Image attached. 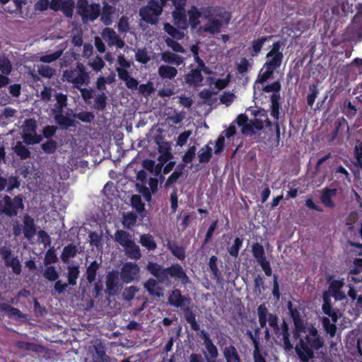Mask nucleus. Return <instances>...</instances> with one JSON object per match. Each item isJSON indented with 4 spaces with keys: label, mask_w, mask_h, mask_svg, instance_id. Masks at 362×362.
Masks as SVG:
<instances>
[{
    "label": "nucleus",
    "mask_w": 362,
    "mask_h": 362,
    "mask_svg": "<svg viewBox=\"0 0 362 362\" xmlns=\"http://www.w3.org/2000/svg\"><path fill=\"white\" fill-rule=\"evenodd\" d=\"M147 271L156 279L149 278L144 284V287L151 296L160 297L161 288L158 283L167 284L170 278L179 280L182 285L186 286L189 282V278L186 272L180 264H174L168 267H163L156 262H148L146 266Z\"/></svg>",
    "instance_id": "obj_1"
},
{
    "label": "nucleus",
    "mask_w": 362,
    "mask_h": 362,
    "mask_svg": "<svg viewBox=\"0 0 362 362\" xmlns=\"http://www.w3.org/2000/svg\"><path fill=\"white\" fill-rule=\"evenodd\" d=\"M325 345V341L321 336L305 337V340L300 339L299 345L296 347V351L299 358L303 362H308L314 358L313 350H319Z\"/></svg>",
    "instance_id": "obj_2"
},
{
    "label": "nucleus",
    "mask_w": 362,
    "mask_h": 362,
    "mask_svg": "<svg viewBox=\"0 0 362 362\" xmlns=\"http://www.w3.org/2000/svg\"><path fill=\"white\" fill-rule=\"evenodd\" d=\"M24 199L21 194L16 195L13 198L4 195L0 202V214H4L8 217L16 216L18 212L25 208Z\"/></svg>",
    "instance_id": "obj_3"
},
{
    "label": "nucleus",
    "mask_w": 362,
    "mask_h": 362,
    "mask_svg": "<svg viewBox=\"0 0 362 362\" xmlns=\"http://www.w3.org/2000/svg\"><path fill=\"white\" fill-rule=\"evenodd\" d=\"M63 77L66 81L73 84V86L79 89L83 84H88L90 80L89 73L85 66L78 62L75 69H66L63 73Z\"/></svg>",
    "instance_id": "obj_4"
},
{
    "label": "nucleus",
    "mask_w": 362,
    "mask_h": 362,
    "mask_svg": "<svg viewBox=\"0 0 362 362\" xmlns=\"http://www.w3.org/2000/svg\"><path fill=\"white\" fill-rule=\"evenodd\" d=\"M76 12L81 16L83 22L87 21L93 22L100 15V6L97 3L88 4V0H78Z\"/></svg>",
    "instance_id": "obj_5"
},
{
    "label": "nucleus",
    "mask_w": 362,
    "mask_h": 362,
    "mask_svg": "<svg viewBox=\"0 0 362 362\" xmlns=\"http://www.w3.org/2000/svg\"><path fill=\"white\" fill-rule=\"evenodd\" d=\"M22 220L23 225H19L16 222V224L13 226V234L15 237H18L23 233L25 238L30 240L35 235L37 232L35 220L28 214H24Z\"/></svg>",
    "instance_id": "obj_6"
},
{
    "label": "nucleus",
    "mask_w": 362,
    "mask_h": 362,
    "mask_svg": "<svg viewBox=\"0 0 362 362\" xmlns=\"http://www.w3.org/2000/svg\"><path fill=\"white\" fill-rule=\"evenodd\" d=\"M163 11V6L156 0H151L148 5L142 7L139 10V15L141 18L151 25H154L158 22V17Z\"/></svg>",
    "instance_id": "obj_7"
},
{
    "label": "nucleus",
    "mask_w": 362,
    "mask_h": 362,
    "mask_svg": "<svg viewBox=\"0 0 362 362\" xmlns=\"http://www.w3.org/2000/svg\"><path fill=\"white\" fill-rule=\"evenodd\" d=\"M283 43L281 41H276L273 43L271 50L267 54V62L264 64L269 68L276 69L280 67L284 59L283 52L281 51Z\"/></svg>",
    "instance_id": "obj_8"
},
{
    "label": "nucleus",
    "mask_w": 362,
    "mask_h": 362,
    "mask_svg": "<svg viewBox=\"0 0 362 362\" xmlns=\"http://www.w3.org/2000/svg\"><path fill=\"white\" fill-rule=\"evenodd\" d=\"M257 316L261 328L266 327L268 322L269 327L279 329V318L276 314L269 313L264 303L257 307Z\"/></svg>",
    "instance_id": "obj_9"
},
{
    "label": "nucleus",
    "mask_w": 362,
    "mask_h": 362,
    "mask_svg": "<svg viewBox=\"0 0 362 362\" xmlns=\"http://www.w3.org/2000/svg\"><path fill=\"white\" fill-rule=\"evenodd\" d=\"M185 2L173 1L175 10L172 13L174 24L181 30H186L188 28V21L185 9Z\"/></svg>",
    "instance_id": "obj_10"
},
{
    "label": "nucleus",
    "mask_w": 362,
    "mask_h": 362,
    "mask_svg": "<svg viewBox=\"0 0 362 362\" xmlns=\"http://www.w3.org/2000/svg\"><path fill=\"white\" fill-rule=\"evenodd\" d=\"M139 272V267L136 263L127 262L121 269V279L124 283H131L138 279Z\"/></svg>",
    "instance_id": "obj_11"
},
{
    "label": "nucleus",
    "mask_w": 362,
    "mask_h": 362,
    "mask_svg": "<svg viewBox=\"0 0 362 362\" xmlns=\"http://www.w3.org/2000/svg\"><path fill=\"white\" fill-rule=\"evenodd\" d=\"M204 345L207 351L208 355H205L206 362H216L218 356V351L216 345L213 343L209 334L204 330L201 331Z\"/></svg>",
    "instance_id": "obj_12"
},
{
    "label": "nucleus",
    "mask_w": 362,
    "mask_h": 362,
    "mask_svg": "<svg viewBox=\"0 0 362 362\" xmlns=\"http://www.w3.org/2000/svg\"><path fill=\"white\" fill-rule=\"evenodd\" d=\"M190 299L184 296L178 288H173L168 295V303L175 307L182 308L186 303H189Z\"/></svg>",
    "instance_id": "obj_13"
},
{
    "label": "nucleus",
    "mask_w": 362,
    "mask_h": 362,
    "mask_svg": "<svg viewBox=\"0 0 362 362\" xmlns=\"http://www.w3.org/2000/svg\"><path fill=\"white\" fill-rule=\"evenodd\" d=\"M103 37L107 40L109 46L115 45L117 48L122 49L125 45L124 41L112 28H105L103 32Z\"/></svg>",
    "instance_id": "obj_14"
},
{
    "label": "nucleus",
    "mask_w": 362,
    "mask_h": 362,
    "mask_svg": "<svg viewBox=\"0 0 362 362\" xmlns=\"http://www.w3.org/2000/svg\"><path fill=\"white\" fill-rule=\"evenodd\" d=\"M3 312H4L6 315L10 319L13 318L23 321L27 319V315L23 313L19 309L5 303H0V313Z\"/></svg>",
    "instance_id": "obj_15"
},
{
    "label": "nucleus",
    "mask_w": 362,
    "mask_h": 362,
    "mask_svg": "<svg viewBox=\"0 0 362 362\" xmlns=\"http://www.w3.org/2000/svg\"><path fill=\"white\" fill-rule=\"evenodd\" d=\"M337 194V189H329L328 187H325L322 190V194L320 196V201L322 204L327 208L334 209L335 207V204L333 202L332 198L334 197Z\"/></svg>",
    "instance_id": "obj_16"
},
{
    "label": "nucleus",
    "mask_w": 362,
    "mask_h": 362,
    "mask_svg": "<svg viewBox=\"0 0 362 362\" xmlns=\"http://www.w3.org/2000/svg\"><path fill=\"white\" fill-rule=\"evenodd\" d=\"M185 82L193 86H199L204 80L201 69H193L185 76Z\"/></svg>",
    "instance_id": "obj_17"
},
{
    "label": "nucleus",
    "mask_w": 362,
    "mask_h": 362,
    "mask_svg": "<svg viewBox=\"0 0 362 362\" xmlns=\"http://www.w3.org/2000/svg\"><path fill=\"white\" fill-rule=\"evenodd\" d=\"M123 249L125 255L129 259L138 260L141 257L140 247L135 243L134 240L126 245Z\"/></svg>",
    "instance_id": "obj_18"
},
{
    "label": "nucleus",
    "mask_w": 362,
    "mask_h": 362,
    "mask_svg": "<svg viewBox=\"0 0 362 362\" xmlns=\"http://www.w3.org/2000/svg\"><path fill=\"white\" fill-rule=\"evenodd\" d=\"M344 286V282L340 280H333L330 282L329 293L333 296L337 300H341L345 298L344 293L341 291Z\"/></svg>",
    "instance_id": "obj_19"
},
{
    "label": "nucleus",
    "mask_w": 362,
    "mask_h": 362,
    "mask_svg": "<svg viewBox=\"0 0 362 362\" xmlns=\"http://www.w3.org/2000/svg\"><path fill=\"white\" fill-rule=\"evenodd\" d=\"M287 307L290 316L293 322L294 327H297L298 329H300L301 326H306L301 317L299 310L293 307L291 301L288 302Z\"/></svg>",
    "instance_id": "obj_20"
},
{
    "label": "nucleus",
    "mask_w": 362,
    "mask_h": 362,
    "mask_svg": "<svg viewBox=\"0 0 362 362\" xmlns=\"http://www.w3.org/2000/svg\"><path fill=\"white\" fill-rule=\"evenodd\" d=\"M167 247L172 255L178 259L183 261L186 257L185 248L180 246L175 241L169 240L167 243Z\"/></svg>",
    "instance_id": "obj_21"
},
{
    "label": "nucleus",
    "mask_w": 362,
    "mask_h": 362,
    "mask_svg": "<svg viewBox=\"0 0 362 362\" xmlns=\"http://www.w3.org/2000/svg\"><path fill=\"white\" fill-rule=\"evenodd\" d=\"M77 253V246L73 243H69L63 248L60 257L64 263H68L71 258L76 256Z\"/></svg>",
    "instance_id": "obj_22"
},
{
    "label": "nucleus",
    "mask_w": 362,
    "mask_h": 362,
    "mask_svg": "<svg viewBox=\"0 0 362 362\" xmlns=\"http://www.w3.org/2000/svg\"><path fill=\"white\" fill-rule=\"evenodd\" d=\"M223 354L226 362H241L238 350L233 345L225 347Z\"/></svg>",
    "instance_id": "obj_23"
},
{
    "label": "nucleus",
    "mask_w": 362,
    "mask_h": 362,
    "mask_svg": "<svg viewBox=\"0 0 362 362\" xmlns=\"http://www.w3.org/2000/svg\"><path fill=\"white\" fill-rule=\"evenodd\" d=\"M161 59L165 63L174 64L176 66L181 65L184 62L182 57L170 51L163 52L161 54Z\"/></svg>",
    "instance_id": "obj_24"
},
{
    "label": "nucleus",
    "mask_w": 362,
    "mask_h": 362,
    "mask_svg": "<svg viewBox=\"0 0 362 362\" xmlns=\"http://www.w3.org/2000/svg\"><path fill=\"white\" fill-rule=\"evenodd\" d=\"M280 94L272 93L270 97V115L276 119H279L280 110Z\"/></svg>",
    "instance_id": "obj_25"
},
{
    "label": "nucleus",
    "mask_w": 362,
    "mask_h": 362,
    "mask_svg": "<svg viewBox=\"0 0 362 362\" xmlns=\"http://www.w3.org/2000/svg\"><path fill=\"white\" fill-rule=\"evenodd\" d=\"M158 72L160 78L167 79H173L177 74L176 68L168 65H161Z\"/></svg>",
    "instance_id": "obj_26"
},
{
    "label": "nucleus",
    "mask_w": 362,
    "mask_h": 362,
    "mask_svg": "<svg viewBox=\"0 0 362 362\" xmlns=\"http://www.w3.org/2000/svg\"><path fill=\"white\" fill-rule=\"evenodd\" d=\"M80 269L78 265H69L67 267V283L69 286H76L79 276Z\"/></svg>",
    "instance_id": "obj_27"
},
{
    "label": "nucleus",
    "mask_w": 362,
    "mask_h": 362,
    "mask_svg": "<svg viewBox=\"0 0 362 362\" xmlns=\"http://www.w3.org/2000/svg\"><path fill=\"white\" fill-rule=\"evenodd\" d=\"M132 240H133L132 235L126 230L119 229L115 233V241L122 247L129 243Z\"/></svg>",
    "instance_id": "obj_28"
},
{
    "label": "nucleus",
    "mask_w": 362,
    "mask_h": 362,
    "mask_svg": "<svg viewBox=\"0 0 362 362\" xmlns=\"http://www.w3.org/2000/svg\"><path fill=\"white\" fill-rule=\"evenodd\" d=\"M106 287L110 293H115L118 289V274L112 271L107 275Z\"/></svg>",
    "instance_id": "obj_29"
},
{
    "label": "nucleus",
    "mask_w": 362,
    "mask_h": 362,
    "mask_svg": "<svg viewBox=\"0 0 362 362\" xmlns=\"http://www.w3.org/2000/svg\"><path fill=\"white\" fill-rule=\"evenodd\" d=\"M188 25L189 24L191 28L193 29L196 28L200 23L199 18L202 16L201 12L198 10V8L196 6H192L191 8L188 11Z\"/></svg>",
    "instance_id": "obj_30"
},
{
    "label": "nucleus",
    "mask_w": 362,
    "mask_h": 362,
    "mask_svg": "<svg viewBox=\"0 0 362 362\" xmlns=\"http://www.w3.org/2000/svg\"><path fill=\"white\" fill-rule=\"evenodd\" d=\"M100 264L98 263L96 260H94L90 263V264L87 267L86 274V279L89 284L93 283L96 278L98 270L100 268Z\"/></svg>",
    "instance_id": "obj_31"
},
{
    "label": "nucleus",
    "mask_w": 362,
    "mask_h": 362,
    "mask_svg": "<svg viewBox=\"0 0 362 362\" xmlns=\"http://www.w3.org/2000/svg\"><path fill=\"white\" fill-rule=\"evenodd\" d=\"M43 277L49 281L54 282L59 278V273L53 265H47L42 273Z\"/></svg>",
    "instance_id": "obj_32"
},
{
    "label": "nucleus",
    "mask_w": 362,
    "mask_h": 362,
    "mask_svg": "<svg viewBox=\"0 0 362 362\" xmlns=\"http://www.w3.org/2000/svg\"><path fill=\"white\" fill-rule=\"evenodd\" d=\"M140 243L143 247L150 251L154 250L157 247L156 243L151 234L141 235L140 237Z\"/></svg>",
    "instance_id": "obj_33"
},
{
    "label": "nucleus",
    "mask_w": 362,
    "mask_h": 362,
    "mask_svg": "<svg viewBox=\"0 0 362 362\" xmlns=\"http://www.w3.org/2000/svg\"><path fill=\"white\" fill-rule=\"evenodd\" d=\"M272 37V35L262 36L257 40H254L252 43V49L253 51L252 55L253 57L258 55V54L261 52L264 44L267 41L269 40Z\"/></svg>",
    "instance_id": "obj_34"
},
{
    "label": "nucleus",
    "mask_w": 362,
    "mask_h": 362,
    "mask_svg": "<svg viewBox=\"0 0 362 362\" xmlns=\"http://www.w3.org/2000/svg\"><path fill=\"white\" fill-rule=\"evenodd\" d=\"M320 321L326 333L329 334L330 337H334L337 332V326L335 323L333 322L331 323L330 320L327 317H320Z\"/></svg>",
    "instance_id": "obj_35"
},
{
    "label": "nucleus",
    "mask_w": 362,
    "mask_h": 362,
    "mask_svg": "<svg viewBox=\"0 0 362 362\" xmlns=\"http://www.w3.org/2000/svg\"><path fill=\"white\" fill-rule=\"evenodd\" d=\"M16 347L20 350L30 351L33 352H39L41 346L34 343L24 341H18L16 342Z\"/></svg>",
    "instance_id": "obj_36"
},
{
    "label": "nucleus",
    "mask_w": 362,
    "mask_h": 362,
    "mask_svg": "<svg viewBox=\"0 0 362 362\" xmlns=\"http://www.w3.org/2000/svg\"><path fill=\"white\" fill-rule=\"evenodd\" d=\"M252 252L254 257L258 263L267 259L264 247L260 243H253L252 246Z\"/></svg>",
    "instance_id": "obj_37"
},
{
    "label": "nucleus",
    "mask_w": 362,
    "mask_h": 362,
    "mask_svg": "<svg viewBox=\"0 0 362 362\" xmlns=\"http://www.w3.org/2000/svg\"><path fill=\"white\" fill-rule=\"evenodd\" d=\"M22 138L26 145L37 144L42 140V136L35 133H23Z\"/></svg>",
    "instance_id": "obj_38"
},
{
    "label": "nucleus",
    "mask_w": 362,
    "mask_h": 362,
    "mask_svg": "<svg viewBox=\"0 0 362 362\" xmlns=\"http://www.w3.org/2000/svg\"><path fill=\"white\" fill-rule=\"evenodd\" d=\"M222 23L218 19H211L209 23L204 28V31L211 34L218 33L221 31Z\"/></svg>",
    "instance_id": "obj_39"
},
{
    "label": "nucleus",
    "mask_w": 362,
    "mask_h": 362,
    "mask_svg": "<svg viewBox=\"0 0 362 362\" xmlns=\"http://www.w3.org/2000/svg\"><path fill=\"white\" fill-rule=\"evenodd\" d=\"M54 119L62 129H67L73 126V119L69 117L64 116L63 114H54Z\"/></svg>",
    "instance_id": "obj_40"
},
{
    "label": "nucleus",
    "mask_w": 362,
    "mask_h": 362,
    "mask_svg": "<svg viewBox=\"0 0 362 362\" xmlns=\"http://www.w3.org/2000/svg\"><path fill=\"white\" fill-rule=\"evenodd\" d=\"M75 6V4L74 0H63L62 4H61V9L64 13V15L69 18L73 17L74 8Z\"/></svg>",
    "instance_id": "obj_41"
},
{
    "label": "nucleus",
    "mask_w": 362,
    "mask_h": 362,
    "mask_svg": "<svg viewBox=\"0 0 362 362\" xmlns=\"http://www.w3.org/2000/svg\"><path fill=\"white\" fill-rule=\"evenodd\" d=\"M13 149L15 153L20 157L21 160H25L30 158V151L21 141H18L16 143Z\"/></svg>",
    "instance_id": "obj_42"
},
{
    "label": "nucleus",
    "mask_w": 362,
    "mask_h": 362,
    "mask_svg": "<svg viewBox=\"0 0 362 362\" xmlns=\"http://www.w3.org/2000/svg\"><path fill=\"white\" fill-rule=\"evenodd\" d=\"M4 264L7 267H11L13 273L16 275L21 274L22 271V265L17 256L12 257L11 259L8 261H6Z\"/></svg>",
    "instance_id": "obj_43"
},
{
    "label": "nucleus",
    "mask_w": 362,
    "mask_h": 362,
    "mask_svg": "<svg viewBox=\"0 0 362 362\" xmlns=\"http://www.w3.org/2000/svg\"><path fill=\"white\" fill-rule=\"evenodd\" d=\"M184 165L182 164L178 165L175 171H174L167 179L165 183V188H168L172 184L176 182L182 174Z\"/></svg>",
    "instance_id": "obj_44"
},
{
    "label": "nucleus",
    "mask_w": 362,
    "mask_h": 362,
    "mask_svg": "<svg viewBox=\"0 0 362 362\" xmlns=\"http://www.w3.org/2000/svg\"><path fill=\"white\" fill-rule=\"evenodd\" d=\"M218 258L215 255H212L209 258V261L208 262L209 267L211 274H213L215 279H219L221 277V272L219 271L217 264Z\"/></svg>",
    "instance_id": "obj_45"
},
{
    "label": "nucleus",
    "mask_w": 362,
    "mask_h": 362,
    "mask_svg": "<svg viewBox=\"0 0 362 362\" xmlns=\"http://www.w3.org/2000/svg\"><path fill=\"white\" fill-rule=\"evenodd\" d=\"M342 112L346 115L349 119L353 118L357 113L356 107L352 105L349 100H346L341 107Z\"/></svg>",
    "instance_id": "obj_46"
},
{
    "label": "nucleus",
    "mask_w": 362,
    "mask_h": 362,
    "mask_svg": "<svg viewBox=\"0 0 362 362\" xmlns=\"http://www.w3.org/2000/svg\"><path fill=\"white\" fill-rule=\"evenodd\" d=\"M101 21L105 25H110L112 23V19H111V14H112V6H110L108 4L105 3L103 11L100 12Z\"/></svg>",
    "instance_id": "obj_47"
},
{
    "label": "nucleus",
    "mask_w": 362,
    "mask_h": 362,
    "mask_svg": "<svg viewBox=\"0 0 362 362\" xmlns=\"http://www.w3.org/2000/svg\"><path fill=\"white\" fill-rule=\"evenodd\" d=\"M42 151L46 154H52L57 149V142L54 139H48L41 145Z\"/></svg>",
    "instance_id": "obj_48"
},
{
    "label": "nucleus",
    "mask_w": 362,
    "mask_h": 362,
    "mask_svg": "<svg viewBox=\"0 0 362 362\" xmlns=\"http://www.w3.org/2000/svg\"><path fill=\"white\" fill-rule=\"evenodd\" d=\"M319 93L317 84L313 83L309 86V93L307 96V103L312 107Z\"/></svg>",
    "instance_id": "obj_49"
},
{
    "label": "nucleus",
    "mask_w": 362,
    "mask_h": 362,
    "mask_svg": "<svg viewBox=\"0 0 362 362\" xmlns=\"http://www.w3.org/2000/svg\"><path fill=\"white\" fill-rule=\"evenodd\" d=\"M137 216L133 212H129L123 216L122 224L124 228L130 229L136 222Z\"/></svg>",
    "instance_id": "obj_50"
},
{
    "label": "nucleus",
    "mask_w": 362,
    "mask_h": 362,
    "mask_svg": "<svg viewBox=\"0 0 362 362\" xmlns=\"http://www.w3.org/2000/svg\"><path fill=\"white\" fill-rule=\"evenodd\" d=\"M164 30L174 39L181 40L183 37V33L170 23L164 24Z\"/></svg>",
    "instance_id": "obj_51"
},
{
    "label": "nucleus",
    "mask_w": 362,
    "mask_h": 362,
    "mask_svg": "<svg viewBox=\"0 0 362 362\" xmlns=\"http://www.w3.org/2000/svg\"><path fill=\"white\" fill-rule=\"evenodd\" d=\"M242 245L243 239L238 237L235 238L233 245L228 248V252L230 255L233 257H237Z\"/></svg>",
    "instance_id": "obj_52"
},
{
    "label": "nucleus",
    "mask_w": 362,
    "mask_h": 362,
    "mask_svg": "<svg viewBox=\"0 0 362 362\" xmlns=\"http://www.w3.org/2000/svg\"><path fill=\"white\" fill-rule=\"evenodd\" d=\"M95 353L93 356L102 357L110 359V358L106 354L105 347L101 341H97L93 345Z\"/></svg>",
    "instance_id": "obj_53"
},
{
    "label": "nucleus",
    "mask_w": 362,
    "mask_h": 362,
    "mask_svg": "<svg viewBox=\"0 0 362 362\" xmlns=\"http://www.w3.org/2000/svg\"><path fill=\"white\" fill-rule=\"evenodd\" d=\"M135 58L138 62L143 64H147L151 60L146 48L138 49L135 53Z\"/></svg>",
    "instance_id": "obj_54"
},
{
    "label": "nucleus",
    "mask_w": 362,
    "mask_h": 362,
    "mask_svg": "<svg viewBox=\"0 0 362 362\" xmlns=\"http://www.w3.org/2000/svg\"><path fill=\"white\" fill-rule=\"evenodd\" d=\"M37 71L39 75L47 78H51L55 74V69L48 65L39 66Z\"/></svg>",
    "instance_id": "obj_55"
},
{
    "label": "nucleus",
    "mask_w": 362,
    "mask_h": 362,
    "mask_svg": "<svg viewBox=\"0 0 362 362\" xmlns=\"http://www.w3.org/2000/svg\"><path fill=\"white\" fill-rule=\"evenodd\" d=\"M264 67L265 68V71L263 72H262V71H261L259 72V74L258 76V78L257 81V82H259L261 83L266 82L268 79L272 78L273 76L274 71H275V69H274L271 67L269 68V66H267L265 64H264Z\"/></svg>",
    "instance_id": "obj_56"
},
{
    "label": "nucleus",
    "mask_w": 362,
    "mask_h": 362,
    "mask_svg": "<svg viewBox=\"0 0 362 362\" xmlns=\"http://www.w3.org/2000/svg\"><path fill=\"white\" fill-rule=\"evenodd\" d=\"M58 257L53 247L49 248L45 254L44 264L45 266L58 262Z\"/></svg>",
    "instance_id": "obj_57"
},
{
    "label": "nucleus",
    "mask_w": 362,
    "mask_h": 362,
    "mask_svg": "<svg viewBox=\"0 0 362 362\" xmlns=\"http://www.w3.org/2000/svg\"><path fill=\"white\" fill-rule=\"evenodd\" d=\"M37 122L34 119H26L23 125V133H35Z\"/></svg>",
    "instance_id": "obj_58"
},
{
    "label": "nucleus",
    "mask_w": 362,
    "mask_h": 362,
    "mask_svg": "<svg viewBox=\"0 0 362 362\" xmlns=\"http://www.w3.org/2000/svg\"><path fill=\"white\" fill-rule=\"evenodd\" d=\"M202 151H204L198 155L199 163H208L212 157V150L208 145H206Z\"/></svg>",
    "instance_id": "obj_59"
},
{
    "label": "nucleus",
    "mask_w": 362,
    "mask_h": 362,
    "mask_svg": "<svg viewBox=\"0 0 362 362\" xmlns=\"http://www.w3.org/2000/svg\"><path fill=\"white\" fill-rule=\"evenodd\" d=\"M322 310L323 313L331 317L332 321L336 323L338 320V315L337 312L333 309L332 303L327 305H322Z\"/></svg>",
    "instance_id": "obj_60"
},
{
    "label": "nucleus",
    "mask_w": 362,
    "mask_h": 362,
    "mask_svg": "<svg viewBox=\"0 0 362 362\" xmlns=\"http://www.w3.org/2000/svg\"><path fill=\"white\" fill-rule=\"evenodd\" d=\"M254 116L255 117H259V119H261V120H262V122H264L265 123L266 127H268V128L272 127V122L268 118V114H267V110H265L264 109L256 110L254 112Z\"/></svg>",
    "instance_id": "obj_61"
},
{
    "label": "nucleus",
    "mask_w": 362,
    "mask_h": 362,
    "mask_svg": "<svg viewBox=\"0 0 362 362\" xmlns=\"http://www.w3.org/2000/svg\"><path fill=\"white\" fill-rule=\"evenodd\" d=\"M138 291L139 288L135 286L127 287L122 293L123 298L125 300L130 301L134 298Z\"/></svg>",
    "instance_id": "obj_62"
},
{
    "label": "nucleus",
    "mask_w": 362,
    "mask_h": 362,
    "mask_svg": "<svg viewBox=\"0 0 362 362\" xmlns=\"http://www.w3.org/2000/svg\"><path fill=\"white\" fill-rule=\"evenodd\" d=\"M21 182L17 176H11L7 179V188L6 192L11 193L14 189H17L20 187Z\"/></svg>",
    "instance_id": "obj_63"
},
{
    "label": "nucleus",
    "mask_w": 362,
    "mask_h": 362,
    "mask_svg": "<svg viewBox=\"0 0 362 362\" xmlns=\"http://www.w3.org/2000/svg\"><path fill=\"white\" fill-rule=\"evenodd\" d=\"M107 96L104 93L99 94L95 100V107L99 110H103L107 105Z\"/></svg>",
    "instance_id": "obj_64"
}]
</instances>
